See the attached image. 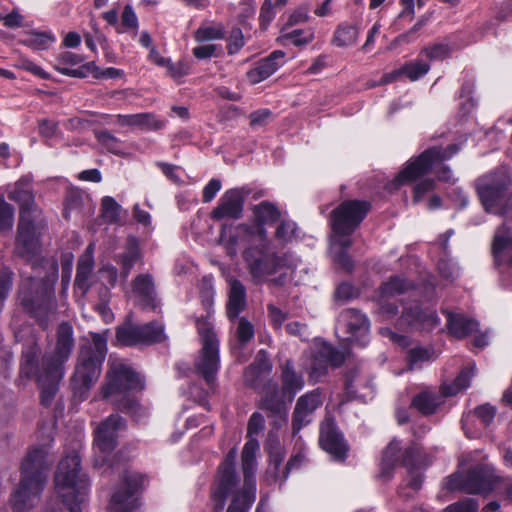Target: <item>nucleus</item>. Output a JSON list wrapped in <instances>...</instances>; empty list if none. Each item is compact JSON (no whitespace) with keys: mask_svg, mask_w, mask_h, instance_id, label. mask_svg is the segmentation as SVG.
I'll return each instance as SVG.
<instances>
[{"mask_svg":"<svg viewBox=\"0 0 512 512\" xmlns=\"http://www.w3.org/2000/svg\"><path fill=\"white\" fill-rule=\"evenodd\" d=\"M44 225L42 217L40 223H37L34 218L28 219L26 212H22L14 246V254L31 263L34 272V275H26L21 270L18 288L20 305L34 318L54 316L56 310L54 285L58 279V264L55 260L38 259L41 252L38 231Z\"/></svg>","mask_w":512,"mask_h":512,"instance_id":"f257e3e1","label":"nucleus"},{"mask_svg":"<svg viewBox=\"0 0 512 512\" xmlns=\"http://www.w3.org/2000/svg\"><path fill=\"white\" fill-rule=\"evenodd\" d=\"M144 388V378L131 366L119 363L107 372L101 394L103 399L111 401L116 410L138 422L147 416V409L138 397Z\"/></svg>","mask_w":512,"mask_h":512,"instance_id":"f03ea898","label":"nucleus"},{"mask_svg":"<svg viewBox=\"0 0 512 512\" xmlns=\"http://www.w3.org/2000/svg\"><path fill=\"white\" fill-rule=\"evenodd\" d=\"M48 470L45 451L39 447L29 450L21 462L19 484L10 497L14 512H27L36 505L45 488Z\"/></svg>","mask_w":512,"mask_h":512,"instance_id":"7ed1b4c3","label":"nucleus"},{"mask_svg":"<svg viewBox=\"0 0 512 512\" xmlns=\"http://www.w3.org/2000/svg\"><path fill=\"white\" fill-rule=\"evenodd\" d=\"M107 355L105 333H93L92 342L81 346L70 387L73 396L82 402L88 398L90 389L101 375L102 364Z\"/></svg>","mask_w":512,"mask_h":512,"instance_id":"20e7f679","label":"nucleus"},{"mask_svg":"<svg viewBox=\"0 0 512 512\" xmlns=\"http://www.w3.org/2000/svg\"><path fill=\"white\" fill-rule=\"evenodd\" d=\"M55 489L69 512H82L90 491V479L82 471L81 458L72 452L63 457L54 475Z\"/></svg>","mask_w":512,"mask_h":512,"instance_id":"39448f33","label":"nucleus"},{"mask_svg":"<svg viewBox=\"0 0 512 512\" xmlns=\"http://www.w3.org/2000/svg\"><path fill=\"white\" fill-rule=\"evenodd\" d=\"M246 242L247 247L242 252L245 267L255 283L265 282L269 276L285 270L293 271L299 259L290 252L278 254L269 249L266 242Z\"/></svg>","mask_w":512,"mask_h":512,"instance_id":"423d86ee","label":"nucleus"},{"mask_svg":"<svg viewBox=\"0 0 512 512\" xmlns=\"http://www.w3.org/2000/svg\"><path fill=\"white\" fill-rule=\"evenodd\" d=\"M434 462V456L425 451L416 441H410L404 448L401 441L393 438L383 449L379 464V477L389 480L397 466H402L411 473L412 470H426Z\"/></svg>","mask_w":512,"mask_h":512,"instance_id":"0eeeda50","label":"nucleus"},{"mask_svg":"<svg viewBox=\"0 0 512 512\" xmlns=\"http://www.w3.org/2000/svg\"><path fill=\"white\" fill-rule=\"evenodd\" d=\"M505 481L489 464L478 463L466 471L455 472L445 477L442 489L448 492H463L469 495L488 497Z\"/></svg>","mask_w":512,"mask_h":512,"instance_id":"6e6552de","label":"nucleus"},{"mask_svg":"<svg viewBox=\"0 0 512 512\" xmlns=\"http://www.w3.org/2000/svg\"><path fill=\"white\" fill-rule=\"evenodd\" d=\"M512 184L509 171L500 167L475 181L479 200L488 213L504 215L509 208L508 190Z\"/></svg>","mask_w":512,"mask_h":512,"instance_id":"1a4fd4ad","label":"nucleus"},{"mask_svg":"<svg viewBox=\"0 0 512 512\" xmlns=\"http://www.w3.org/2000/svg\"><path fill=\"white\" fill-rule=\"evenodd\" d=\"M202 347L194 362L195 372L211 386L220 370L219 339L212 322H196Z\"/></svg>","mask_w":512,"mask_h":512,"instance_id":"9d476101","label":"nucleus"},{"mask_svg":"<svg viewBox=\"0 0 512 512\" xmlns=\"http://www.w3.org/2000/svg\"><path fill=\"white\" fill-rule=\"evenodd\" d=\"M237 450L231 448L219 463L210 486V498L213 502L214 512H223L226 501L234 495L240 483L236 469Z\"/></svg>","mask_w":512,"mask_h":512,"instance_id":"9b49d317","label":"nucleus"},{"mask_svg":"<svg viewBox=\"0 0 512 512\" xmlns=\"http://www.w3.org/2000/svg\"><path fill=\"white\" fill-rule=\"evenodd\" d=\"M371 205L362 200H346L330 213V225L336 236H350L359 227Z\"/></svg>","mask_w":512,"mask_h":512,"instance_id":"f8f14e48","label":"nucleus"},{"mask_svg":"<svg viewBox=\"0 0 512 512\" xmlns=\"http://www.w3.org/2000/svg\"><path fill=\"white\" fill-rule=\"evenodd\" d=\"M164 339V327L154 325V322H147L143 325H136L134 322H123L116 328V347H138L149 346L162 342Z\"/></svg>","mask_w":512,"mask_h":512,"instance_id":"ddd939ff","label":"nucleus"},{"mask_svg":"<svg viewBox=\"0 0 512 512\" xmlns=\"http://www.w3.org/2000/svg\"><path fill=\"white\" fill-rule=\"evenodd\" d=\"M458 151L459 147L456 144H451L446 149H441L440 147L428 148L398 174L394 180L395 188L397 189L405 183L418 180L431 170L435 162L449 159Z\"/></svg>","mask_w":512,"mask_h":512,"instance_id":"4468645a","label":"nucleus"},{"mask_svg":"<svg viewBox=\"0 0 512 512\" xmlns=\"http://www.w3.org/2000/svg\"><path fill=\"white\" fill-rule=\"evenodd\" d=\"M252 213L253 224L241 223L237 225L236 230L239 232V237L246 242H266L268 233L264 225L278 221L281 213L276 205L269 201H263L255 205Z\"/></svg>","mask_w":512,"mask_h":512,"instance_id":"2eb2a0df","label":"nucleus"},{"mask_svg":"<svg viewBox=\"0 0 512 512\" xmlns=\"http://www.w3.org/2000/svg\"><path fill=\"white\" fill-rule=\"evenodd\" d=\"M146 480L144 474L126 472L111 498L114 512H136L141 506L138 494L143 491Z\"/></svg>","mask_w":512,"mask_h":512,"instance_id":"dca6fc26","label":"nucleus"},{"mask_svg":"<svg viewBox=\"0 0 512 512\" xmlns=\"http://www.w3.org/2000/svg\"><path fill=\"white\" fill-rule=\"evenodd\" d=\"M255 392L261 395L257 407L265 411L268 418L287 421L288 404L291 402L277 381L268 378L262 385H259V391Z\"/></svg>","mask_w":512,"mask_h":512,"instance_id":"f3484780","label":"nucleus"},{"mask_svg":"<svg viewBox=\"0 0 512 512\" xmlns=\"http://www.w3.org/2000/svg\"><path fill=\"white\" fill-rule=\"evenodd\" d=\"M350 356V348L338 349L327 341H323L311 357L310 377L318 380L328 374L329 368H340Z\"/></svg>","mask_w":512,"mask_h":512,"instance_id":"a211bd4d","label":"nucleus"},{"mask_svg":"<svg viewBox=\"0 0 512 512\" xmlns=\"http://www.w3.org/2000/svg\"><path fill=\"white\" fill-rule=\"evenodd\" d=\"M249 194L244 188H232L224 192L210 212L214 221L239 220L243 216L245 198Z\"/></svg>","mask_w":512,"mask_h":512,"instance_id":"6ab92c4d","label":"nucleus"},{"mask_svg":"<svg viewBox=\"0 0 512 512\" xmlns=\"http://www.w3.org/2000/svg\"><path fill=\"white\" fill-rule=\"evenodd\" d=\"M319 445L334 460L344 462L349 446L333 418H326L320 425Z\"/></svg>","mask_w":512,"mask_h":512,"instance_id":"aec40b11","label":"nucleus"},{"mask_svg":"<svg viewBox=\"0 0 512 512\" xmlns=\"http://www.w3.org/2000/svg\"><path fill=\"white\" fill-rule=\"evenodd\" d=\"M74 344L73 328L70 322H61L57 329L55 348L52 353L46 354V367L50 368L54 373L64 372V364L68 361Z\"/></svg>","mask_w":512,"mask_h":512,"instance_id":"412c9836","label":"nucleus"},{"mask_svg":"<svg viewBox=\"0 0 512 512\" xmlns=\"http://www.w3.org/2000/svg\"><path fill=\"white\" fill-rule=\"evenodd\" d=\"M46 354L41 356V348L37 343L24 347L19 368V380L43 381L48 376L46 373Z\"/></svg>","mask_w":512,"mask_h":512,"instance_id":"4be33fe9","label":"nucleus"},{"mask_svg":"<svg viewBox=\"0 0 512 512\" xmlns=\"http://www.w3.org/2000/svg\"><path fill=\"white\" fill-rule=\"evenodd\" d=\"M126 428V420L119 414H111L99 425L94 446L102 453H111L118 445V431Z\"/></svg>","mask_w":512,"mask_h":512,"instance_id":"5701e85b","label":"nucleus"},{"mask_svg":"<svg viewBox=\"0 0 512 512\" xmlns=\"http://www.w3.org/2000/svg\"><path fill=\"white\" fill-rule=\"evenodd\" d=\"M322 403V394L319 388L298 398L292 414V432L294 435L311 422L309 417Z\"/></svg>","mask_w":512,"mask_h":512,"instance_id":"b1692460","label":"nucleus"},{"mask_svg":"<svg viewBox=\"0 0 512 512\" xmlns=\"http://www.w3.org/2000/svg\"><path fill=\"white\" fill-rule=\"evenodd\" d=\"M334 330L348 345L364 348L370 342V322H336Z\"/></svg>","mask_w":512,"mask_h":512,"instance_id":"393cba45","label":"nucleus"},{"mask_svg":"<svg viewBox=\"0 0 512 512\" xmlns=\"http://www.w3.org/2000/svg\"><path fill=\"white\" fill-rule=\"evenodd\" d=\"M8 198L20 205V216L22 212H26L28 219L34 218L37 223H40L41 210L35 204L31 184L27 179H21L15 183Z\"/></svg>","mask_w":512,"mask_h":512,"instance_id":"a878e982","label":"nucleus"},{"mask_svg":"<svg viewBox=\"0 0 512 512\" xmlns=\"http://www.w3.org/2000/svg\"><path fill=\"white\" fill-rule=\"evenodd\" d=\"M259 442L257 439H248L244 444L241 453V469L243 473L242 488L257 490L256 485V454L259 451Z\"/></svg>","mask_w":512,"mask_h":512,"instance_id":"bb28decb","label":"nucleus"},{"mask_svg":"<svg viewBox=\"0 0 512 512\" xmlns=\"http://www.w3.org/2000/svg\"><path fill=\"white\" fill-rule=\"evenodd\" d=\"M272 371V363L265 350H260L254 361L246 368L244 372V381L247 387L254 391H259V385H262L263 375H269Z\"/></svg>","mask_w":512,"mask_h":512,"instance_id":"cd10ccee","label":"nucleus"},{"mask_svg":"<svg viewBox=\"0 0 512 512\" xmlns=\"http://www.w3.org/2000/svg\"><path fill=\"white\" fill-rule=\"evenodd\" d=\"M93 252L94 245L89 244L77 263L74 288L80 291L82 295L86 294L91 287V278L94 270Z\"/></svg>","mask_w":512,"mask_h":512,"instance_id":"c85d7f7f","label":"nucleus"},{"mask_svg":"<svg viewBox=\"0 0 512 512\" xmlns=\"http://www.w3.org/2000/svg\"><path fill=\"white\" fill-rule=\"evenodd\" d=\"M280 388L288 395L292 402L299 391L304 387L303 375L296 371L294 362L287 359L280 365Z\"/></svg>","mask_w":512,"mask_h":512,"instance_id":"c756f323","label":"nucleus"},{"mask_svg":"<svg viewBox=\"0 0 512 512\" xmlns=\"http://www.w3.org/2000/svg\"><path fill=\"white\" fill-rule=\"evenodd\" d=\"M480 322H447L448 333L456 339H463L474 335L473 345L484 348L488 345V334L479 329Z\"/></svg>","mask_w":512,"mask_h":512,"instance_id":"7c9ffc66","label":"nucleus"},{"mask_svg":"<svg viewBox=\"0 0 512 512\" xmlns=\"http://www.w3.org/2000/svg\"><path fill=\"white\" fill-rule=\"evenodd\" d=\"M132 293L144 305L156 307L157 293L155 281L151 274H139L131 283Z\"/></svg>","mask_w":512,"mask_h":512,"instance_id":"2f4dec72","label":"nucleus"},{"mask_svg":"<svg viewBox=\"0 0 512 512\" xmlns=\"http://www.w3.org/2000/svg\"><path fill=\"white\" fill-rule=\"evenodd\" d=\"M141 258L142 255L137 239L132 236L128 237L124 252L115 257V261L121 267L120 275L123 280L128 278L133 266L139 262Z\"/></svg>","mask_w":512,"mask_h":512,"instance_id":"473e14b6","label":"nucleus"},{"mask_svg":"<svg viewBox=\"0 0 512 512\" xmlns=\"http://www.w3.org/2000/svg\"><path fill=\"white\" fill-rule=\"evenodd\" d=\"M443 403L444 400H442L438 393L424 390L413 396L411 407L415 408L423 416H430L436 413Z\"/></svg>","mask_w":512,"mask_h":512,"instance_id":"72a5a7b5","label":"nucleus"},{"mask_svg":"<svg viewBox=\"0 0 512 512\" xmlns=\"http://www.w3.org/2000/svg\"><path fill=\"white\" fill-rule=\"evenodd\" d=\"M47 377L43 381H36L40 387V403L42 406L48 408L51 406L59 389V383L64 376V372L59 373L52 371L46 367Z\"/></svg>","mask_w":512,"mask_h":512,"instance_id":"f704fd0d","label":"nucleus"},{"mask_svg":"<svg viewBox=\"0 0 512 512\" xmlns=\"http://www.w3.org/2000/svg\"><path fill=\"white\" fill-rule=\"evenodd\" d=\"M246 306V289L239 280L230 283L227 316L230 320L236 318Z\"/></svg>","mask_w":512,"mask_h":512,"instance_id":"c9c22d12","label":"nucleus"},{"mask_svg":"<svg viewBox=\"0 0 512 512\" xmlns=\"http://www.w3.org/2000/svg\"><path fill=\"white\" fill-rule=\"evenodd\" d=\"M118 123L124 126H136L147 130H160L164 122L158 120L152 113H139L132 115H118Z\"/></svg>","mask_w":512,"mask_h":512,"instance_id":"e433bc0d","label":"nucleus"},{"mask_svg":"<svg viewBox=\"0 0 512 512\" xmlns=\"http://www.w3.org/2000/svg\"><path fill=\"white\" fill-rule=\"evenodd\" d=\"M256 491L241 487L233 495L226 512H249L256 500Z\"/></svg>","mask_w":512,"mask_h":512,"instance_id":"4c0bfd02","label":"nucleus"},{"mask_svg":"<svg viewBox=\"0 0 512 512\" xmlns=\"http://www.w3.org/2000/svg\"><path fill=\"white\" fill-rule=\"evenodd\" d=\"M413 288V283L401 276H392L379 288L381 298L394 297Z\"/></svg>","mask_w":512,"mask_h":512,"instance_id":"58836bf2","label":"nucleus"},{"mask_svg":"<svg viewBox=\"0 0 512 512\" xmlns=\"http://www.w3.org/2000/svg\"><path fill=\"white\" fill-rule=\"evenodd\" d=\"M278 62H271L264 58L258 62L257 66L247 72V78L250 83L257 84L270 77L278 68Z\"/></svg>","mask_w":512,"mask_h":512,"instance_id":"ea45409f","label":"nucleus"},{"mask_svg":"<svg viewBox=\"0 0 512 512\" xmlns=\"http://www.w3.org/2000/svg\"><path fill=\"white\" fill-rule=\"evenodd\" d=\"M224 37L225 28L220 23H204L194 32V38L197 42L223 39Z\"/></svg>","mask_w":512,"mask_h":512,"instance_id":"a19ab883","label":"nucleus"},{"mask_svg":"<svg viewBox=\"0 0 512 512\" xmlns=\"http://www.w3.org/2000/svg\"><path fill=\"white\" fill-rule=\"evenodd\" d=\"M402 320H437L434 311L423 310L417 301L411 302L403 307Z\"/></svg>","mask_w":512,"mask_h":512,"instance_id":"79ce46f5","label":"nucleus"},{"mask_svg":"<svg viewBox=\"0 0 512 512\" xmlns=\"http://www.w3.org/2000/svg\"><path fill=\"white\" fill-rule=\"evenodd\" d=\"M358 38V30L352 25H342L337 28L333 37V43L338 47L349 46Z\"/></svg>","mask_w":512,"mask_h":512,"instance_id":"37998d69","label":"nucleus"},{"mask_svg":"<svg viewBox=\"0 0 512 512\" xmlns=\"http://www.w3.org/2000/svg\"><path fill=\"white\" fill-rule=\"evenodd\" d=\"M29 37L21 42L35 50H44L54 41V37L48 32H29Z\"/></svg>","mask_w":512,"mask_h":512,"instance_id":"c03bdc74","label":"nucleus"},{"mask_svg":"<svg viewBox=\"0 0 512 512\" xmlns=\"http://www.w3.org/2000/svg\"><path fill=\"white\" fill-rule=\"evenodd\" d=\"M297 225L291 220H281L276 227L274 238L281 244L291 242L295 238Z\"/></svg>","mask_w":512,"mask_h":512,"instance_id":"a18cd8bd","label":"nucleus"},{"mask_svg":"<svg viewBox=\"0 0 512 512\" xmlns=\"http://www.w3.org/2000/svg\"><path fill=\"white\" fill-rule=\"evenodd\" d=\"M433 350L424 347H414L407 351L406 362L409 370H413L416 365L427 362L431 359Z\"/></svg>","mask_w":512,"mask_h":512,"instance_id":"49530a36","label":"nucleus"},{"mask_svg":"<svg viewBox=\"0 0 512 512\" xmlns=\"http://www.w3.org/2000/svg\"><path fill=\"white\" fill-rule=\"evenodd\" d=\"M102 216L108 223H116L120 220L121 206L114 198L106 196L101 203Z\"/></svg>","mask_w":512,"mask_h":512,"instance_id":"de8ad7c7","label":"nucleus"},{"mask_svg":"<svg viewBox=\"0 0 512 512\" xmlns=\"http://www.w3.org/2000/svg\"><path fill=\"white\" fill-rule=\"evenodd\" d=\"M429 69V64L423 62L422 60L408 62L401 67L403 74L406 75L411 81H415L424 76L428 73Z\"/></svg>","mask_w":512,"mask_h":512,"instance_id":"09e8293b","label":"nucleus"},{"mask_svg":"<svg viewBox=\"0 0 512 512\" xmlns=\"http://www.w3.org/2000/svg\"><path fill=\"white\" fill-rule=\"evenodd\" d=\"M98 142L109 152L118 154L121 151V142L107 130L95 133Z\"/></svg>","mask_w":512,"mask_h":512,"instance_id":"8fccbe9b","label":"nucleus"},{"mask_svg":"<svg viewBox=\"0 0 512 512\" xmlns=\"http://www.w3.org/2000/svg\"><path fill=\"white\" fill-rule=\"evenodd\" d=\"M421 55H425L430 61L443 60L450 54L449 46L442 43H436L422 49Z\"/></svg>","mask_w":512,"mask_h":512,"instance_id":"3c124183","label":"nucleus"},{"mask_svg":"<svg viewBox=\"0 0 512 512\" xmlns=\"http://www.w3.org/2000/svg\"><path fill=\"white\" fill-rule=\"evenodd\" d=\"M510 246H512V236L507 233L505 228L499 229L494 236L492 244V251L494 255L497 256Z\"/></svg>","mask_w":512,"mask_h":512,"instance_id":"603ef678","label":"nucleus"},{"mask_svg":"<svg viewBox=\"0 0 512 512\" xmlns=\"http://www.w3.org/2000/svg\"><path fill=\"white\" fill-rule=\"evenodd\" d=\"M265 428L264 416L259 412H253L247 424V437L248 439H256L260 432Z\"/></svg>","mask_w":512,"mask_h":512,"instance_id":"864d4df0","label":"nucleus"},{"mask_svg":"<svg viewBox=\"0 0 512 512\" xmlns=\"http://www.w3.org/2000/svg\"><path fill=\"white\" fill-rule=\"evenodd\" d=\"M474 415L481 421L484 427L490 426L496 416V408L488 403L477 406Z\"/></svg>","mask_w":512,"mask_h":512,"instance_id":"5fc2aeb1","label":"nucleus"},{"mask_svg":"<svg viewBox=\"0 0 512 512\" xmlns=\"http://www.w3.org/2000/svg\"><path fill=\"white\" fill-rule=\"evenodd\" d=\"M479 508L478 502L474 498H466L448 505L444 512H477Z\"/></svg>","mask_w":512,"mask_h":512,"instance_id":"6e6d98bb","label":"nucleus"},{"mask_svg":"<svg viewBox=\"0 0 512 512\" xmlns=\"http://www.w3.org/2000/svg\"><path fill=\"white\" fill-rule=\"evenodd\" d=\"M379 332L383 337L389 338L393 343L402 348H407L411 345V339L409 336L399 334L389 327H382L380 328Z\"/></svg>","mask_w":512,"mask_h":512,"instance_id":"4d7b16f0","label":"nucleus"},{"mask_svg":"<svg viewBox=\"0 0 512 512\" xmlns=\"http://www.w3.org/2000/svg\"><path fill=\"white\" fill-rule=\"evenodd\" d=\"M192 52L195 58L203 60L219 56L221 48L216 44H207L195 47Z\"/></svg>","mask_w":512,"mask_h":512,"instance_id":"13d9d810","label":"nucleus"},{"mask_svg":"<svg viewBox=\"0 0 512 512\" xmlns=\"http://www.w3.org/2000/svg\"><path fill=\"white\" fill-rule=\"evenodd\" d=\"M13 225V208L6 202L0 201V232L10 230Z\"/></svg>","mask_w":512,"mask_h":512,"instance_id":"bf43d9fd","label":"nucleus"},{"mask_svg":"<svg viewBox=\"0 0 512 512\" xmlns=\"http://www.w3.org/2000/svg\"><path fill=\"white\" fill-rule=\"evenodd\" d=\"M228 53L235 54L244 46V36L240 28H233L228 38Z\"/></svg>","mask_w":512,"mask_h":512,"instance_id":"052dcab7","label":"nucleus"},{"mask_svg":"<svg viewBox=\"0 0 512 512\" xmlns=\"http://www.w3.org/2000/svg\"><path fill=\"white\" fill-rule=\"evenodd\" d=\"M438 271L440 273V275L446 279L447 281H454L457 276H458V271H457V268L455 267V265L449 261V260H445V259H442L438 262Z\"/></svg>","mask_w":512,"mask_h":512,"instance_id":"680f3d73","label":"nucleus"},{"mask_svg":"<svg viewBox=\"0 0 512 512\" xmlns=\"http://www.w3.org/2000/svg\"><path fill=\"white\" fill-rule=\"evenodd\" d=\"M201 297L202 303L207 310V317H210V308L213 304V288L210 280L203 279L201 283Z\"/></svg>","mask_w":512,"mask_h":512,"instance_id":"e2e57ef3","label":"nucleus"},{"mask_svg":"<svg viewBox=\"0 0 512 512\" xmlns=\"http://www.w3.org/2000/svg\"><path fill=\"white\" fill-rule=\"evenodd\" d=\"M236 336L240 344L244 345L248 343L254 337V327L252 322H239Z\"/></svg>","mask_w":512,"mask_h":512,"instance_id":"0e129e2a","label":"nucleus"},{"mask_svg":"<svg viewBox=\"0 0 512 512\" xmlns=\"http://www.w3.org/2000/svg\"><path fill=\"white\" fill-rule=\"evenodd\" d=\"M434 185H435V182L431 178H426V179L422 180L421 182H419L417 185H415L414 195H413V203L417 204L418 202H420L422 197L426 193L433 190Z\"/></svg>","mask_w":512,"mask_h":512,"instance_id":"69168bd1","label":"nucleus"},{"mask_svg":"<svg viewBox=\"0 0 512 512\" xmlns=\"http://www.w3.org/2000/svg\"><path fill=\"white\" fill-rule=\"evenodd\" d=\"M0 20L3 22V25L10 29H15L22 27L24 16L20 14L17 9H13L9 14L5 16H0Z\"/></svg>","mask_w":512,"mask_h":512,"instance_id":"338daca9","label":"nucleus"},{"mask_svg":"<svg viewBox=\"0 0 512 512\" xmlns=\"http://www.w3.org/2000/svg\"><path fill=\"white\" fill-rule=\"evenodd\" d=\"M121 25L127 29H137L138 21L133 8L126 5L121 16Z\"/></svg>","mask_w":512,"mask_h":512,"instance_id":"774afa93","label":"nucleus"}]
</instances>
